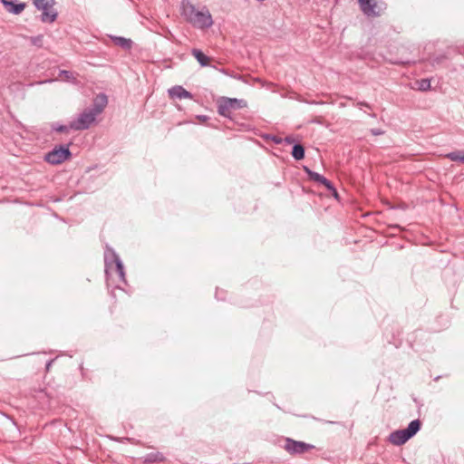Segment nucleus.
Masks as SVG:
<instances>
[{
	"label": "nucleus",
	"mask_w": 464,
	"mask_h": 464,
	"mask_svg": "<svg viewBox=\"0 0 464 464\" xmlns=\"http://www.w3.org/2000/svg\"><path fill=\"white\" fill-rule=\"evenodd\" d=\"M359 108H362V107H366V108H370L371 109V105L366 102H357L356 104Z\"/></svg>",
	"instance_id": "obj_26"
},
{
	"label": "nucleus",
	"mask_w": 464,
	"mask_h": 464,
	"mask_svg": "<svg viewBox=\"0 0 464 464\" xmlns=\"http://www.w3.org/2000/svg\"><path fill=\"white\" fill-rule=\"evenodd\" d=\"M291 155L295 160H303L305 155L304 147L300 143H295L292 148Z\"/></svg>",
	"instance_id": "obj_17"
},
{
	"label": "nucleus",
	"mask_w": 464,
	"mask_h": 464,
	"mask_svg": "<svg viewBox=\"0 0 464 464\" xmlns=\"http://www.w3.org/2000/svg\"><path fill=\"white\" fill-rule=\"evenodd\" d=\"M246 101L244 99L220 97L217 102L219 115L232 120V111L246 108Z\"/></svg>",
	"instance_id": "obj_3"
},
{
	"label": "nucleus",
	"mask_w": 464,
	"mask_h": 464,
	"mask_svg": "<svg viewBox=\"0 0 464 464\" xmlns=\"http://www.w3.org/2000/svg\"><path fill=\"white\" fill-rule=\"evenodd\" d=\"M271 140L276 143V144H281L282 143V139L277 137V136H271Z\"/></svg>",
	"instance_id": "obj_27"
},
{
	"label": "nucleus",
	"mask_w": 464,
	"mask_h": 464,
	"mask_svg": "<svg viewBox=\"0 0 464 464\" xmlns=\"http://www.w3.org/2000/svg\"><path fill=\"white\" fill-rule=\"evenodd\" d=\"M312 122L321 123V121H319V120H313Z\"/></svg>",
	"instance_id": "obj_33"
},
{
	"label": "nucleus",
	"mask_w": 464,
	"mask_h": 464,
	"mask_svg": "<svg viewBox=\"0 0 464 464\" xmlns=\"http://www.w3.org/2000/svg\"><path fill=\"white\" fill-rule=\"evenodd\" d=\"M370 132L373 136H380V135L384 134V130H382V129H379V128H372L370 130Z\"/></svg>",
	"instance_id": "obj_24"
},
{
	"label": "nucleus",
	"mask_w": 464,
	"mask_h": 464,
	"mask_svg": "<svg viewBox=\"0 0 464 464\" xmlns=\"http://www.w3.org/2000/svg\"><path fill=\"white\" fill-rule=\"evenodd\" d=\"M38 10H42L41 21L44 23H53L57 18V12L53 9V0H32Z\"/></svg>",
	"instance_id": "obj_5"
},
{
	"label": "nucleus",
	"mask_w": 464,
	"mask_h": 464,
	"mask_svg": "<svg viewBox=\"0 0 464 464\" xmlns=\"http://www.w3.org/2000/svg\"><path fill=\"white\" fill-rule=\"evenodd\" d=\"M317 420L321 421V422H324V423H328V424H339V422L337 421H332V420H321V419H316Z\"/></svg>",
	"instance_id": "obj_30"
},
{
	"label": "nucleus",
	"mask_w": 464,
	"mask_h": 464,
	"mask_svg": "<svg viewBox=\"0 0 464 464\" xmlns=\"http://www.w3.org/2000/svg\"><path fill=\"white\" fill-rule=\"evenodd\" d=\"M181 14L187 22L196 28H209L213 24L212 16L208 9L204 6L201 10H197L189 0L181 1Z\"/></svg>",
	"instance_id": "obj_1"
},
{
	"label": "nucleus",
	"mask_w": 464,
	"mask_h": 464,
	"mask_svg": "<svg viewBox=\"0 0 464 464\" xmlns=\"http://www.w3.org/2000/svg\"><path fill=\"white\" fill-rule=\"evenodd\" d=\"M169 95L171 99H192L193 94L180 85H175L169 89Z\"/></svg>",
	"instance_id": "obj_12"
},
{
	"label": "nucleus",
	"mask_w": 464,
	"mask_h": 464,
	"mask_svg": "<svg viewBox=\"0 0 464 464\" xmlns=\"http://www.w3.org/2000/svg\"><path fill=\"white\" fill-rule=\"evenodd\" d=\"M285 142H287V143H292V142H293V139H292L291 137H286V138L285 139Z\"/></svg>",
	"instance_id": "obj_32"
},
{
	"label": "nucleus",
	"mask_w": 464,
	"mask_h": 464,
	"mask_svg": "<svg viewBox=\"0 0 464 464\" xmlns=\"http://www.w3.org/2000/svg\"><path fill=\"white\" fill-rule=\"evenodd\" d=\"M284 449L293 456L302 455L310 450L314 449V445L304 441L295 440L292 438L285 439Z\"/></svg>",
	"instance_id": "obj_7"
},
{
	"label": "nucleus",
	"mask_w": 464,
	"mask_h": 464,
	"mask_svg": "<svg viewBox=\"0 0 464 464\" xmlns=\"http://www.w3.org/2000/svg\"><path fill=\"white\" fill-rule=\"evenodd\" d=\"M108 103V98L104 93L98 94L90 108L96 115L102 113Z\"/></svg>",
	"instance_id": "obj_13"
},
{
	"label": "nucleus",
	"mask_w": 464,
	"mask_h": 464,
	"mask_svg": "<svg viewBox=\"0 0 464 464\" xmlns=\"http://www.w3.org/2000/svg\"><path fill=\"white\" fill-rule=\"evenodd\" d=\"M70 143L67 145L55 146L52 150L44 155V160L52 165H59L72 157L69 149Z\"/></svg>",
	"instance_id": "obj_4"
},
{
	"label": "nucleus",
	"mask_w": 464,
	"mask_h": 464,
	"mask_svg": "<svg viewBox=\"0 0 464 464\" xmlns=\"http://www.w3.org/2000/svg\"><path fill=\"white\" fill-rule=\"evenodd\" d=\"M51 130L53 131L60 132V133H68L70 130H72L71 127V123L69 125L60 124L58 122H53L51 124Z\"/></svg>",
	"instance_id": "obj_18"
},
{
	"label": "nucleus",
	"mask_w": 464,
	"mask_h": 464,
	"mask_svg": "<svg viewBox=\"0 0 464 464\" xmlns=\"http://www.w3.org/2000/svg\"><path fill=\"white\" fill-rule=\"evenodd\" d=\"M449 59L448 55L447 54H440L438 56H436L434 59H433V62H432V64L435 65V64H440L444 60H447Z\"/></svg>",
	"instance_id": "obj_23"
},
{
	"label": "nucleus",
	"mask_w": 464,
	"mask_h": 464,
	"mask_svg": "<svg viewBox=\"0 0 464 464\" xmlns=\"http://www.w3.org/2000/svg\"><path fill=\"white\" fill-rule=\"evenodd\" d=\"M111 38L115 45L120 46L124 50H130L132 47L133 42L130 38L122 36H111Z\"/></svg>",
	"instance_id": "obj_15"
},
{
	"label": "nucleus",
	"mask_w": 464,
	"mask_h": 464,
	"mask_svg": "<svg viewBox=\"0 0 464 464\" xmlns=\"http://www.w3.org/2000/svg\"><path fill=\"white\" fill-rule=\"evenodd\" d=\"M113 269L118 273L120 280L126 284L124 266L121 259L114 264L112 270Z\"/></svg>",
	"instance_id": "obj_19"
},
{
	"label": "nucleus",
	"mask_w": 464,
	"mask_h": 464,
	"mask_svg": "<svg viewBox=\"0 0 464 464\" xmlns=\"http://www.w3.org/2000/svg\"><path fill=\"white\" fill-rule=\"evenodd\" d=\"M54 360H49L46 362L45 363V368H46V371H48L52 365V363L53 362Z\"/></svg>",
	"instance_id": "obj_31"
},
{
	"label": "nucleus",
	"mask_w": 464,
	"mask_h": 464,
	"mask_svg": "<svg viewBox=\"0 0 464 464\" xmlns=\"http://www.w3.org/2000/svg\"><path fill=\"white\" fill-rule=\"evenodd\" d=\"M446 157L452 161H459L464 163V150H456L450 152Z\"/></svg>",
	"instance_id": "obj_20"
},
{
	"label": "nucleus",
	"mask_w": 464,
	"mask_h": 464,
	"mask_svg": "<svg viewBox=\"0 0 464 464\" xmlns=\"http://www.w3.org/2000/svg\"><path fill=\"white\" fill-rule=\"evenodd\" d=\"M42 41V36L41 35H38L36 37H34L32 39V42L34 44H38V43H40Z\"/></svg>",
	"instance_id": "obj_28"
},
{
	"label": "nucleus",
	"mask_w": 464,
	"mask_h": 464,
	"mask_svg": "<svg viewBox=\"0 0 464 464\" xmlns=\"http://www.w3.org/2000/svg\"><path fill=\"white\" fill-rule=\"evenodd\" d=\"M96 114L90 108L79 114L78 118L71 121V127L74 130H84L90 128L96 119Z\"/></svg>",
	"instance_id": "obj_6"
},
{
	"label": "nucleus",
	"mask_w": 464,
	"mask_h": 464,
	"mask_svg": "<svg viewBox=\"0 0 464 464\" xmlns=\"http://www.w3.org/2000/svg\"><path fill=\"white\" fill-rule=\"evenodd\" d=\"M453 50L459 54H464V44L460 46H456Z\"/></svg>",
	"instance_id": "obj_25"
},
{
	"label": "nucleus",
	"mask_w": 464,
	"mask_h": 464,
	"mask_svg": "<svg viewBox=\"0 0 464 464\" xmlns=\"http://www.w3.org/2000/svg\"><path fill=\"white\" fill-rule=\"evenodd\" d=\"M2 4L7 12L14 14H21L26 5L25 3L18 0H2Z\"/></svg>",
	"instance_id": "obj_11"
},
{
	"label": "nucleus",
	"mask_w": 464,
	"mask_h": 464,
	"mask_svg": "<svg viewBox=\"0 0 464 464\" xmlns=\"http://www.w3.org/2000/svg\"><path fill=\"white\" fill-rule=\"evenodd\" d=\"M197 118L202 122H205L206 121L208 120V117L207 115H198Z\"/></svg>",
	"instance_id": "obj_29"
},
{
	"label": "nucleus",
	"mask_w": 464,
	"mask_h": 464,
	"mask_svg": "<svg viewBox=\"0 0 464 464\" xmlns=\"http://www.w3.org/2000/svg\"><path fill=\"white\" fill-rule=\"evenodd\" d=\"M304 170L307 174L310 180H313L316 183L324 185L327 188V190L330 191L335 198H339V194H338L335 187L329 179H327L323 175L310 169L308 167H304Z\"/></svg>",
	"instance_id": "obj_8"
},
{
	"label": "nucleus",
	"mask_w": 464,
	"mask_h": 464,
	"mask_svg": "<svg viewBox=\"0 0 464 464\" xmlns=\"http://www.w3.org/2000/svg\"><path fill=\"white\" fill-rule=\"evenodd\" d=\"M191 53L202 67L208 65L210 58L206 55L200 49L193 48L191 50Z\"/></svg>",
	"instance_id": "obj_16"
},
{
	"label": "nucleus",
	"mask_w": 464,
	"mask_h": 464,
	"mask_svg": "<svg viewBox=\"0 0 464 464\" xmlns=\"http://www.w3.org/2000/svg\"><path fill=\"white\" fill-rule=\"evenodd\" d=\"M59 77H61L63 81L71 82L75 80L73 72L71 71L61 70L59 72Z\"/></svg>",
	"instance_id": "obj_22"
},
{
	"label": "nucleus",
	"mask_w": 464,
	"mask_h": 464,
	"mask_svg": "<svg viewBox=\"0 0 464 464\" xmlns=\"http://www.w3.org/2000/svg\"><path fill=\"white\" fill-rule=\"evenodd\" d=\"M120 259V256L114 251V249L107 246L104 252V265L106 275H108L112 270L114 264L117 263V261H119Z\"/></svg>",
	"instance_id": "obj_10"
},
{
	"label": "nucleus",
	"mask_w": 464,
	"mask_h": 464,
	"mask_svg": "<svg viewBox=\"0 0 464 464\" xmlns=\"http://www.w3.org/2000/svg\"><path fill=\"white\" fill-rule=\"evenodd\" d=\"M421 428V421L419 419L411 420L405 429L392 431L389 436V440L396 446L405 444L409 440L414 437Z\"/></svg>",
	"instance_id": "obj_2"
},
{
	"label": "nucleus",
	"mask_w": 464,
	"mask_h": 464,
	"mask_svg": "<svg viewBox=\"0 0 464 464\" xmlns=\"http://www.w3.org/2000/svg\"><path fill=\"white\" fill-rule=\"evenodd\" d=\"M140 459L143 464H154L164 462L166 460V457L162 452L154 451L144 455Z\"/></svg>",
	"instance_id": "obj_14"
},
{
	"label": "nucleus",
	"mask_w": 464,
	"mask_h": 464,
	"mask_svg": "<svg viewBox=\"0 0 464 464\" xmlns=\"http://www.w3.org/2000/svg\"><path fill=\"white\" fill-rule=\"evenodd\" d=\"M362 12L367 16H380L382 8L375 0H358Z\"/></svg>",
	"instance_id": "obj_9"
},
{
	"label": "nucleus",
	"mask_w": 464,
	"mask_h": 464,
	"mask_svg": "<svg viewBox=\"0 0 464 464\" xmlns=\"http://www.w3.org/2000/svg\"><path fill=\"white\" fill-rule=\"evenodd\" d=\"M418 85V90L426 92L430 89V81L429 79H421L416 82Z\"/></svg>",
	"instance_id": "obj_21"
}]
</instances>
